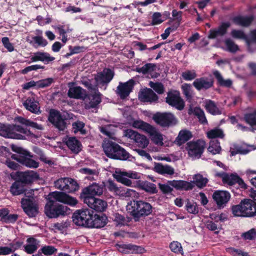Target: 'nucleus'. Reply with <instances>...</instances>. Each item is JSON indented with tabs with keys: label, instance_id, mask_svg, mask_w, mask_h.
Here are the masks:
<instances>
[{
	"label": "nucleus",
	"instance_id": "obj_1",
	"mask_svg": "<svg viewBox=\"0 0 256 256\" xmlns=\"http://www.w3.org/2000/svg\"><path fill=\"white\" fill-rule=\"evenodd\" d=\"M0 136L6 138L31 140L35 135L30 130L20 125L0 124Z\"/></svg>",
	"mask_w": 256,
	"mask_h": 256
},
{
	"label": "nucleus",
	"instance_id": "obj_2",
	"mask_svg": "<svg viewBox=\"0 0 256 256\" xmlns=\"http://www.w3.org/2000/svg\"><path fill=\"white\" fill-rule=\"evenodd\" d=\"M132 126L148 134L152 141L156 145L162 146L164 144V136L153 126L141 120L132 121Z\"/></svg>",
	"mask_w": 256,
	"mask_h": 256
},
{
	"label": "nucleus",
	"instance_id": "obj_3",
	"mask_svg": "<svg viewBox=\"0 0 256 256\" xmlns=\"http://www.w3.org/2000/svg\"><path fill=\"white\" fill-rule=\"evenodd\" d=\"M126 210L136 218L146 216L152 212V206L142 200H134L126 206Z\"/></svg>",
	"mask_w": 256,
	"mask_h": 256
},
{
	"label": "nucleus",
	"instance_id": "obj_4",
	"mask_svg": "<svg viewBox=\"0 0 256 256\" xmlns=\"http://www.w3.org/2000/svg\"><path fill=\"white\" fill-rule=\"evenodd\" d=\"M12 149L17 152V154H12V158L22 164L30 168H37L38 163L31 158L32 156L27 151L24 150L21 148L13 146Z\"/></svg>",
	"mask_w": 256,
	"mask_h": 256
},
{
	"label": "nucleus",
	"instance_id": "obj_5",
	"mask_svg": "<svg viewBox=\"0 0 256 256\" xmlns=\"http://www.w3.org/2000/svg\"><path fill=\"white\" fill-rule=\"evenodd\" d=\"M92 212L88 209L76 210L72 216L74 223L80 226L90 228Z\"/></svg>",
	"mask_w": 256,
	"mask_h": 256
},
{
	"label": "nucleus",
	"instance_id": "obj_6",
	"mask_svg": "<svg viewBox=\"0 0 256 256\" xmlns=\"http://www.w3.org/2000/svg\"><path fill=\"white\" fill-rule=\"evenodd\" d=\"M114 176L118 182L125 186H132V182L129 178L134 180L140 179L141 174L132 170L126 171L125 170H116L114 174Z\"/></svg>",
	"mask_w": 256,
	"mask_h": 256
},
{
	"label": "nucleus",
	"instance_id": "obj_7",
	"mask_svg": "<svg viewBox=\"0 0 256 256\" xmlns=\"http://www.w3.org/2000/svg\"><path fill=\"white\" fill-rule=\"evenodd\" d=\"M46 214L50 218H58L60 216H65L69 213L70 208L62 204L54 205L48 202L44 208Z\"/></svg>",
	"mask_w": 256,
	"mask_h": 256
},
{
	"label": "nucleus",
	"instance_id": "obj_8",
	"mask_svg": "<svg viewBox=\"0 0 256 256\" xmlns=\"http://www.w3.org/2000/svg\"><path fill=\"white\" fill-rule=\"evenodd\" d=\"M152 120L156 124L164 128H168L177 123L176 118L170 112H157L153 116Z\"/></svg>",
	"mask_w": 256,
	"mask_h": 256
},
{
	"label": "nucleus",
	"instance_id": "obj_9",
	"mask_svg": "<svg viewBox=\"0 0 256 256\" xmlns=\"http://www.w3.org/2000/svg\"><path fill=\"white\" fill-rule=\"evenodd\" d=\"M48 202L54 203V202H58L70 206H75L78 202L76 198L72 197L66 194L60 192H54L48 195Z\"/></svg>",
	"mask_w": 256,
	"mask_h": 256
},
{
	"label": "nucleus",
	"instance_id": "obj_10",
	"mask_svg": "<svg viewBox=\"0 0 256 256\" xmlns=\"http://www.w3.org/2000/svg\"><path fill=\"white\" fill-rule=\"evenodd\" d=\"M55 187L67 192H72L78 189L77 182L70 178H59L54 182Z\"/></svg>",
	"mask_w": 256,
	"mask_h": 256
},
{
	"label": "nucleus",
	"instance_id": "obj_11",
	"mask_svg": "<svg viewBox=\"0 0 256 256\" xmlns=\"http://www.w3.org/2000/svg\"><path fill=\"white\" fill-rule=\"evenodd\" d=\"M205 145V142L201 140L190 142L186 144V150L191 158H199L203 152Z\"/></svg>",
	"mask_w": 256,
	"mask_h": 256
},
{
	"label": "nucleus",
	"instance_id": "obj_12",
	"mask_svg": "<svg viewBox=\"0 0 256 256\" xmlns=\"http://www.w3.org/2000/svg\"><path fill=\"white\" fill-rule=\"evenodd\" d=\"M166 102L180 110H183L184 107V102L180 96V92L176 90L170 91L168 94Z\"/></svg>",
	"mask_w": 256,
	"mask_h": 256
},
{
	"label": "nucleus",
	"instance_id": "obj_13",
	"mask_svg": "<svg viewBox=\"0 0 256 256\" xmlns=\"http://www.w3.org/2000/svg\"><path fill=\"white\" fill-rule=\"evenodd\" d=\"M124 135L132 140H134L136 144L142 148H146L149 143V140L147 138L138 132L131 130L128 129L124 132Z\"/></svg>",
	"mask_w": 256,
	"mask_h": 256
},
{
	"label": "nucleus",
	"instance_id": "obj_14",
	"mask_svg": "<svg viewBox=\"0 0 256 256\" xmlns=\"http://www.w3.org/2000/svg\"><path fill=\"white\" fill-rule=\"evenodd\" d=\"M83 202L88 207L98 212L104 211L108 206L106 201L95 197H84Z\"/></svg>",
	"mask_w": 256,
	"mask_h": 256
},
{
	"label": "nucleus",
	"instance_id": "obj_15",
	"mask_svg": "<svg viewBox=\"0 0 256 256\" xmlns=\"http://www.w3.org/2000/svg\"><path fill=\"white\" fill-rule=\"evenodd\" d=\"M22 104L26 109L30 112L37 114L41 113L39 102L34 94H31L26 98Z\"/></svg>",
	"mask_w": 256,
	"mask_h": 256
},
{
	"label": "nucleus",
	"instance_id": "obj_16",
	"mask_svg": "<svg viewBox=\"0 0 256 256\" xmlns=\"http://www.w3.org/2000/svg\"><path fill=\"white\" fill-rule=\"evenodd\" d=\"M104 189V185L97 183H93L83 189L80 194L82 200L84 197H94V196H100L102 194Z\"/></svg>",
	"mask_w": 256,
	"mask_h": 256
},
{
	"label": "nucleus",
	"instance_id": "obj_17",
	"mask_svg": "<svg viewBox=\"0 0 256 256\" xmlns=\"http://www.w3.org/2000/svg\"><path fill=\"white\" fill-rule=\"evenodd\" d=\"M113 72L108 68H105L102 72L98 73L95 76V80L98 86L100 88L104 86V89L106 90V86L114 77Z\"/></svg>",
	"mask_w": 256,
	"mask_h": 256
},
{
	"label": "nucleus",
	"instance_id": "obj_18",
	"mask_svg": "<svg viewBox=\"0 0 256 256\" xmlns=\"http://www.w3.org/2000/svg\"><path fill=\"white\" fill-rule=\"evenodd\" d=\"M49 121L60 130H64L66 128V122L60 112L51 110L48 116Z\"/></svg>",
	"mask_w": 256,
	"mask_h": 256
},
{
	"label": "nucleus",
	"instance_id": "obj_19",
	"mask_svg": "<svg viewBox=\"0 0 256 256\" xmlns=\"http://www.w3.org/2000/svg\"><path fill=\"white\" fill-rule=\"evenodd\" d=\"M22 206L24 212L29 217H34L38 213L36 204L30 198H22L21 201Z\"/></svg>",
	"mask_w": 256,
	"mask_h": 256
},
{
	"label": "nucleus",
	"instance_id": "obj_20",
	"mask_svg": "<svg viewBox=\"0 0 256 256\" xmlns=\"http://www.w3.org/2000/svg\"><path fill=\"white\" fill-rule=\"evenodd\" d=\"M116 246L118 250L122 254H142L145 252L142 246L130 244H116Z\"/></svg>",
	"mask_w": 256,
	"mask_h": 256
},
{
	"label": "nucleus",
	"instance_id": "obj_21",
	"mask_svg": "<svg viewBox=\"0 0 256 256\" xmlns=\"http://www.w3.org/2000/svg\"><path fill=\"white\" fill-rule=\"evenodd\" d=\"M222 178L224 184L232 186L237 183L241 188H246V185L244 181L236 174L224 173L222 174Z\"/></svg>",
	"mask_w": 256,
	"mask_h": 256
},
{
	"label": "nucleus",
	"instance_id": "obj_22",
	"mask_svg": "<svg viewBox=\"0 0 256 256\" xmlns=\"http://www.w3.org/2000/svg\"><path fill=\"white\" fill-rule=\"evenodd\" d=\"M212 198L218 206L220 208L224 207L228 202L230 199V195L226 191L217 190L214 193Z\"/></svg>",
	"mask_w": 256,
	"mask_h": 256
},
{
	"label": "nucleus",
	"instance_id": "obj_23",
	"mask_svg": "<svg viewBox=\"0 0 256 256\" xmlns=\"http://www.w3.org/2000/svg\"><path fill=\"white\" fill-rule=\"evenodd\" d=\"M134 84L133 80H130L126 82H120L117 88V93L122 98L128 96L132 91Z\"/></svg>",
	"mask_w": 256,
	"mask_h": 256
},
{
	"label": "nucleus",
	"instance_id": "obj_24",
	"mask_svg": "<svg viewBox=\"0 0 256 256\" xmlns=\"http://www.w3.org/2000/svg\"><path fill=\"white\" fill-rule=\"evenodd\" d=\"M101 102L100 92L96 90L94 93L90 94L86 99V108L90 109L97 106Z\"/></svg>",
	"mask_w": 256,
	"mask_h": 256
},
{
	"label": "nucleus",
	"instance_id": "obj_25",
	"mask_svg": "<svg viewBox=\"0 0 256 256\" xmlns=\"http://www.w3.org/2000/svg\"><path fill=\"white\" fill-rule=\"evenodd\" d=\"M244 217L256 216V202L250 199L242 200Z\"/></svg>",
	"mask_w": 256,
	"mask_h": 256
},
{
	"label": "nucleus",
	"instance_id": "obj_26",
	"mask_svg": "<svg viewBox=\"0 0 256 256\" xmlns=\"http://www.w3.org/2000/svg\"><path fill=\"white\" fill-rule=\"evenodd\" d=\"M138 98L143 102H154L158 100L157 95L150 88H144L140 90L138 94Z\"/></svg>",
	"mask_w": 256,
	"mask_h": 256
},
{
	"label": "nucleus",
	"instance_id": "obj_27",
	"mask_svg": "<svg viewBox=\"0 0 256 256\" xmlns=\"http://www.w3.org/2000/svg\"><path fill=\"white\" fill-rule=\"evenodd\" d=\"M230 34L233 38L246 40L248 46L250 45L252 41L256 42V30L251 32L252 40L248 39L244 32L241 30H232Z\"/></svg>",
	"mask_w": 256,
	"mask_h": 256
},
{
	"label": "nucleus",
	"instance_id": "obj_28",
	"mask_svg": "<svg viewBox=\"0 0 256 256\" xmlns=\"http://www.w3.org/2000/svg\"><path fill=\"white\" fill-rule=\"evenodd\" d=\"M68 87V95L70 98L82 99L86 96V91L80 86H74L73 84H69Z\"/></svg>",
	"mask_w": 256,
	"mask_h": 256
},
{
	"label": "nucleus",
	"instance_id": "obj_29",
	"mask_svg": "<svg viewBox=\"0 0 256 256\" xmlns=\"http://www.w3.org/2000/svg\"><path fill=\"white\" fill-rule=\"evenodd\" d=\"M230 26V22H222L217 28L212 29L210 30L208 36L209 38H215L218 36H222L227 32L228 28Z\"/></svg>",
	"mask_w": 256,
	"mask_h": 256
},
{
	"label": "nucleus",
	"instance_id": "obj_30",
	"mask_svg": "<svg viewBox=\"0 0 256 256\" xmlns=\"http://www.w3.org/2000/svg\"><path fill=\"white\" fill-rule=\"evenodd\" d=\"M192 85L198 90H206L212 86L213 82L206 78H200L196 79Z\"/></svg>",
	"mask_w": 256,
	"mask_h": 256
},
{
	"label": "nucleus",
	"instance_id": "obj_31",
	"mask_svg": "<svg viewBox=\"0 0 256 256\" xmlns=\"http://www.w3.org/2000/svg\"><path fill=\"white\" fill-rule=\"evenodd\" d=\"M18 176L20 182L25 184L30 183L39 178V176L37 172L33 170H28L20 172Z\"/></svg>",
	"mask_w": 256,
	"mask_h": 256
},
{
	"label": "nucleus",
	"instance_id": "obj_32",
	"mask_svg": "<svg viewBox=\"0 0 256 256\" xmlns=\"http://www.w3.org/2000/svg\"><path fill=\"white\" fill-rule=\"evenodd\" d=\"M54 59V58L50 56L48 53L41 52H34L33 56L30 58L32 62L41 61L45 64H48L50 62H52Z\"/></svg>",
	"mask_w": 256,
	"mask_h": 256
},
{
	"label": "nucleus",
	"instance_id": "obj_33",
	"mask_svg": "<svg viewBox=\"0 0 256 256\" xmlns=\"http://www.w3.org/2000/svg\"><path fill=\"white\" fill-rule=\"evenodd\" d=\"M170 185L178 190H188L192 189V182L184 180H170L168 182Z\"/></svg>",
	"mask_w": 256,
	"mask_h": 256
},
{
	"label": "nucleus",
	"instance_id": "obj_34",
	"mask_svg": "<svg viewBox=\"0 0 256 256\" xmlns=\"http://www.w3.org/2000/svg\"><path fill=\"white\" fill-rule=\"evenodd\" d=\"M118 144L112 141H104L102 144V148L106 154L109 158H113V156L116 152V149L118 148Z\"/></svg>",
	"mask_w": 256,
	"mask_h": 256
},
{
	"label": "nucleus",
	"instance_id": "obj_35",
	"mask_svg": "<svg viewBox=\"0 0 256 256\" xmlns=\"http://www.w3.org/2000/svg\"><path fill=\"white\" fill-rule=\"evenodd\" d=\"M39 241L36 239L30 237L26 240V244L24 246V251L28 254H32L36 251L38 248Z\"/></svg>",
	"mask_w": 256,
	"mask_h": 256
},
{
	"label": "nucleus",
	"instance_id": "obj_36",
	"mask_svg": "<svg viewBox=\"0 0 256 256\" xmlns=\"http://www.w3.org/2000/svg\"><path fill=\"white\" fill-rule=\"evenodd\" d=\"M192 137V134L190 130H181L175 140V143L179 146L185 143Z\"/></svg>",
	"mask_w": 256,
	"mask_h": 256
},
{
	"label": "nucleus",
	"instance_id": "obj_37",
	"mask_svg": "<svg viewBox=\"0 0 256 256\" xmlns=\"http://www.w3.org/2000/svg\"><path fill=\"white\" fill-rule=\"evenodd\" d=\"M154 170L156 172L164 175H172L174 172V168L172 166L167 164L163 165L160 163L156 164Z\"/></svg>",
	"mask_w": 256,
	"mask_h": 256
},
{
	"label": "nucleus",
	"instance_id": "obj_38",
	"mask_svg": "<svg viewBox=\"0 0 256 256\" xmlns=\"http://www.w3.org/2000/svg\"><path fill=\"white\" fill-rule=\"evenodd\" d=\"M15 121L26 126H30L39 130H42L44 128L42 125L34 122L30 120L26 119L22 116H18L15 118Z\"/></svg>",
	"mask_w": 256,
	"mask_h": 256
},
{
	"label": "nucleus",
	"instance_id": "obj_39",
	"mask_svg": "<svg viewBox=\"0 0 256 256\" xmlns=\"http://www.w3.org/2000/svg\"><path fill=\"white\" fill-rule=\"evenodd\" d=\"M68 148L74 152L78 153L81 150L80 142L74 137H70L66 141Z\"/></svg>",
	"mask_w": 256,
	"mask_h": 256
},
{
	"label": "nucleus",
	"instance_id": "obj_40",
	"mask_svg": "<svg viewBox=\"0 0 256 256\" xmlns=\"http://www.w3.org/2000/svg\"><path fill=\"white\" fill-rule=\"evenodd\" d=\"M252 16H238L233 18L234 22L237 25L242 26H248L253 20Z\"/></svg>",
	"mask_w": 256,
	"mask_h": 256
},
{
	"label": "nucleus",
	"instance_id": "obj_41",
	"mask_svg": "<svg viewBox=\"0 0 256 256\" xmlns=\"http://www.w3.org/2000/svg\"><path fill=\"white\" fill-rule=\"evenodd\" d=\"M106 218L105 216H100L98 215H92L91 218L90 228H102L106 224Z\"/></svg>",
	"mask_w": 256,
	"mask_h": 256
},
{
	"label": "nucleus",
	"instance_id": "obj_42",
	"mask_svg": "<svg viewBox=\"0 0 256 256\" xmlns=\"http://www.w3.org/2000/svg\"><path fill=\"white\" fill-rule=\"evenodd\" d=\"M194 180L189 182H192V188L194 186H196L198 188H202L205 186L208 182V180L206 178H204L200 174H196L193 176Z\"/></svg>",
	"mask_w": 256,
	"mask_h": 256
},
{
	"label": "nucleus",
	"instance_id": "obj_43",
	"mask_svg": "<svg viewBox=\"0 0 256 256\" xmlns=\"http://www.w3.org/2000/svg\"><path fill=\"white\" fill-rule=\"evenodd\" d=\"M32 39V40L27 39V41L34 47H44L48 44L47 40L43 38L42 36H34Z\"/></svg>",
	"mask_w": 256,
	"mask_h": 256
},
{
	"label": "nucleus",
	"instance_id": "obj_44",
	"mask_svg": "<svg viewBox=\"0 0 256 256\" xmlns=\"http://www.w3.org/2000/svg\"><path fill=\"white\" fill-rule=\"evenodd\" d=\"M24 191L23 183L20 181L14 182L10 188V192L14 196H18L22 194Z\"/></svg>",
	"mask_w": 256,
	"mask_h": 256
},
{
	"label": "nucleus",
	"instance_id": "obj_45",
	"mask_svg": "<svg viewBox=\"0 0 256 256\" xmlns=\"http://www.w3.org/2000/svg\"><path fill=\"white\" fill-rule=\"evenodd\" d=\"M225 48H222L228 52L236 53L239 50L238 46L230 38H226L224 41Z\"/></svg>",
	"mask_w": 256,
	"mask_h": 256
},
{
	"label": "nucleus",
	"instance_id": "obj_46",
	"mask_svg": "<svg viewBox=\"0 0 256 256\" xmlns=\"http://www.w3.org/2000/svg\"><path fill=\"white\" fill-rule=\"evenodd\" d=\"M139 188L148 192L154 194L156 192V185L148 181L140 182L138 184Z\"/></svg>",
	"mask_w": 256,
	"mask_h": 256
},
{
	"label": "nucleus",
	"instance_id": "obj_47",
	"mask_svg": "<svg viewBox=\"0 0 256 256\" xmlns=\"http://www.w3.org/2000/svg\"><path fill=\"white\" fill-rule=\"evenodd\" d=\"M118 148L116 149V152L113 156V159L120 160H126L130 158V154L127 152L123 148L120 147L119 145Z\"/></svg>",
	"mask_w": 256,
	"mask_h": 256
},
{
	"label": "nucleus",
	"instance_id": "obj_48",
	"mask_svg": "<svg viewBox=\"0 0 256 256\" xmlns=\"http://www.w3.org/2000/svg\"><path fill=\"white\" fill-rule=\"evenodd\" d=\"M105 186L110 192L120 196L122 187H118L114 182L110 180L107 181Z\"/></svg>",
	"mask_w": 256,
	"mask_h": 256
},
{
	"label": "nucleus",
	"instance_id": "obj_49",
	"mask_svg": "<svg viewBox=\"0 0 256 256\" xmlns=\"http://www.w3.org/2000/svg\"><path fill=\"white\" fill-rule=\"evenodd\" d=\"M208 138L214 139L216 138H223L224 136L222 130L219 128L212 129L206 132Z\"/></svg>",
	"mask_w": 256,
	"mask_h": 256
},
{
	"label": "nucleus",
	"instance_id": "obj_50",
	"mask_svg": "<svg viewBox=\"0 0 256 256\" xmlns=\"http://www.w3.org/2000/svg\"><path fill=\"white\" fill-rule=\"evenodd\" d=\"M192 113L196 115L199 120V121L203 124H207V120L205 116L204 111L198 107L190 108Z\"/></svg>",
	"mask_w": 256,
	"mask_h": 256
},
{
	"label": "nucleus",
	"instance_id": "obj_51",
	"mask_svg": "<svg viewBox=\"0 0 256 256\" xmlns=\"http://www.w3.org/2000/svg\"><path fill=\"white\" fill-rule=\"evenodd\" d=\"M205 107L208 112L213 115L220 114H221V111L212 100L206 101Z\"/></svg>",
	"mask_w": 256,
	"mask_h": 256
},
{
	"label": "nucleus",
	"instance_id": "obj_52",
	"mask_svg": "<svg viewBox=\"0 0 256 256\" xmlns=\"http://www.w3.org/2000/svg\"><path fill=\"white\" fill-rule=\"evenodd\" d=\"M208 150L212 154H219L221 150V147L219 142L218 140H211Z\"/></svg>",
	"mask_w": 256,
	"mask_h": 256
},
{
	"label": "nucleus",
	"instance_id": "obj_53",
	"mask_svg": "<svg viewBox=\"0 0 256 256\" xmlns=\"http://www.w3.org/2000/svg\"><path fill=\"white\" fill-rule=\"evenodd\" d=\"M213 74L220 85L226 87H229L232 85V81L230 79L224 80L218 71H214Z\"/></svg>",
	"mask_w": 256,
	"mask_h": 256
},
{
	"label": "nucleus",
	"instance_id": "obj_54",
	"mask_svg": "<svg viewBox=\"0 0 256 256\" xmlns=\"http://www.w3.org/2000/svg\"><path fill=\"white\" fill-rule=\"evenodd\" d=\"M242 238L245 240H256V228H252L243 232L241 234Z\"/></svg>",
	"mask_w": 256,
	"mask_h": 256
},
{
	"label": "nucleus",
	"instance_id": "obj_55",
	"mask_svg": "<svg viewBox=\"0 0 256 256\" xmlns=\"http://www.w3.org/2000/svg\"><path fill=\"white\" fill-rule=\"evenodd\" d=\"M246 122L250 125L252 130H256V111L253 113L246 114L244 116Z\"/></svg>",
	"mask_w": 256,
	"mask_h": 256
},
{
	"label": "nucleus",
	"instance_id": "obj_56",
	"mask_svg": "<svg viewBox=\"0 0 256 256\" xmlns=\"http://www.w3.org/2000/svg\"><path fill=\"white\" fill-rule=\"evenodd\" d=\"M232 210L234 216L244 217L242 200L240 204L233 206Z\"/></svg>",
	"mask_w": 256,
	"mask_h": 256
},
{
	"label": "nucleus",
	"instance_id": "obj_57",
	"mask_svg": "<svg viewBox=\"0 0 256 256\" xmlns=\"http://www.w3.org/2000/svg\"><path fill=\"white\" fill-rule=\"evenodd\" d=\"M156 65L152 64H146L140 68H136V71L139 73L146 74L154 71L155 69Z\"/></svg>",
	"mask_w": 256,
	"mask_h": 256
},
{
	"label": "nucleus",
	"instance_id": "obj_58",
	"mask_svg": "<svg viewBox=\"0 0 256 256\" xmlns=\"http://www.w3.org/2000/svg\"><path fill=\"white\" fill-rule=\"evenodd\" d=\"M156 65L152 64H146L140 68H136V71L139 73L146 74L154 71L155 69Z\"/></svg>",
	"mask_w": 256,
	"mask_h": 256
},
{
	"label": "nucleus",
	"instance_id": "obj_59",
	"mask_svg": "<svg viewBox=\"0 0 256 256\" xmlns=\"http://www.w3.org/2000/svg\"><path fill=\"white\" fill-rule=\"evenodd\" d=\"M156 65L152 64H146L140 68H136V71L139 73L146 74L154 71L155 69Z\"/></svg>",
	"mask_w": 256,
	"mask_h": 256
},
{
	"label": "nucleus",
	"instance_id": "obj_60",
	"mask_svg": "<svg viewBox=\"0 0 256 256\" xmlns=\"http://www.w3.org/2000/svg\"><path fill=\"white\" fill-rule=\"evenodd\" d=\"M138 194L134 190L130 188H122L120 196L124 197L137 198Z\"/></svg>",
	"mask_w": 256,
	"mask_h": 256
},
{
	"label": "nucleus",
	"instance_id": "obj_61",
	"mask_svg": "<svg viewBox=\"0 0 256 256\" xmlns=\"http://www.w3.org/2000/svg\"><path fill=\"white\" fill-rule=\"evenodd\" d=\"M182 93L186 98L188 100L192 97V86L190 84H184L182 86Z\"/></svg>",
	"mask_w": 256,
	"mask_h": 256
},
{
	"label": "nucleus",
	"instance_id": "obj_62",
	"mask_svg": "<svg viewBox=\"0 0 256 256\" xmlns=\"http://www.w3.org/2000/svg\"><path fill=\"white\" fill-rule=\"evenodd\" d=\"M186 208L190 214H196L198 212V208L196 204L193 202L188 201L186 205Z\"/></svg>",
	"mask_w": 256,
	"mask_h": 256
},
{
	"label": "nucleus",
	"instance_id": "obj_63",
	"mask_svg": "<svg viewBox=\"0 0 256 256\" xmlns=\"http://www.w3.org/2000/svg\"><path fill=\"white\" fill-rule=\"evenodd\" d=\"M84 124L82 122L78 121L72 124V128L74 132L76 133L80 132L82 134H86V130L84 128Z\"/></svg>",
	"mask_w": 256,
	"mask_h": 256
},
{
	"label": "nucleus",
	"instance_id": "obj_64",
	"mask_svg": "<svg viewBox=\"0 0 256 256\" xmlns=\"http://www.w3.org/2000/svg\"><path fill=\"white\" fill-rule=\"evenodd\" d=\"M182 76L184 80L190 81L196 77V74L194 70H187L182 73Z\"/></svg>",
	"mask_w": 256,
	"mask_h": 256
}]
</instances>
